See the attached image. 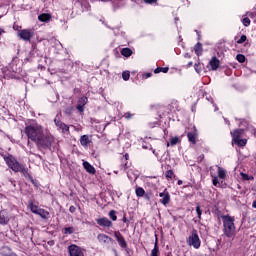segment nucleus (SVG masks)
I'll list each match as a JSON object with an SVG mask.
<instances>
[{
    "label": "nucleus",
    "instance_id": "obj_28",
    "mask_svg": "<svg viewBox=\"0 0 256 256\" xmlns=\"http://www.w3.org/2000/svg\"><path fill=\"white\" fill-rule=\"evenodd\" d=\"M72 233H75V228L73 227H68L64 229V234L65 235H72Z\"/></svg>",
    "mask_w": 256,
    "mask_h": 256
},
{
    "label": "nucleus",
    "instance_id": "obj_26",
    "mask_svg": "<svg viewBox=\"0 0 256 256\" xmlns=\"http://www.w3.org/2000/svg\"><path fill=\"white\" fill-rule=\"evenodd\" d=\"M151 256H159V246L155 243L154 249L151 251Z\"/></svg>",
    "mask_w": 256,
    "mask_h": 256
},
{
    "label": "nucleus",
    "instance_id": "obj_41",
    "mask_svg": "<svg viewBox=\"0 0 256 256\" xmlns=\"http://www.w3.org/2000/svg\"><path fill=\"white\" fill-rule=\"evenodd\" d=\"M3 33H5V30H3L2 28H0V35H3Z\"/></svg>",
    "mask_w": 256,
    "mask_h": 256
},
{
    "label": "nucleus",
    "instance_id": "obj_10",
    "mask_svg": "<svg viewBox=\"0 0 256 256\" xmlns=\"http://www.w3.org/2000/svg\"><path fill=\"white\" fill-rule=\"evenodd\" d=\"M54 123L56 125V127H59V129L62 131V133L64 135H69V126H67V124L55 119Z\"/></svg>",
    "mask_w": 256,
    "mask_h": 256
},
{
    "label": "nucleus",
    "instance_id": "obj_13",
    "mask_svg": "<svg viewBox=\"0 0 256 256\" xmlns=\"http://www.w3.org/2000/svg\"><path fill=\"white\" fill-rule=\"evenodd\" d=\"M87 97H82L79 99L78 104H77V109L80 111V113H83L85 111L84 107L87 105Z\"/></svg>",
    "mask_w": 256,
    "mask_h": 256
},
{
    "label": "nucleus",
    "instance_id": "obj_2",
    "mask_svg": "<svg viewBox=\"0 0 256 256\" xmlns=\"http://www.w3.org/2000/svg\"><path fill=\"white\" fill-rule=\"evenodd\" d=\"M222 222L224 227V234L226 237H233L235 235V218L224 215L222 216Z\"/></svg>",
    "mask_w": 256,
    "mask_h": 256
},
{
    "label": "nucleus",
    "instance_id": "obj_43",
    "mask_svg": "<svg viewBox=\"0 0 256 256\" xmlns=\"http://www.w3.org/2000/svg\"><path fill=\"white\" fill-rule=\"evenodd\" d=\"M151 77V73L146 74V78L149 79Z\"/></svg>",
    "mask_w": 256,
    "mask_h": 256
},
{
    "label": "nucleus",
    "instance_id": "obj_31",
    "mask_svg": "<svg viewBox=\"0 0 256 256\" xmlns=\"http://www.w3.org/2000/svg\"><path fill=\"white\" fill-rule=\"evenodd\" d=\"M240 175H241L243 181H251V179H253V176H249L243 172H241Z\"/></svg>",
    "mask_w": 256,
    "mask_h": 256
},
{
    "label": "nucleus",
    "instance_id": "obj_27",
    "mask_svg": "<svg viewBox=\"0 0 256 256\" xmlns=\"http://www.w3.org/2000/svg\"><path fill=\"white\" fill-rule=\"evenodd\" d=\"M136 195L137 197H143V195H145V190L141 187L136 188Z\"/></svg>",
    "mask_w": 256,
    "mask_h": 256
},
{
    "label": "nucleus",
    "instance_id": "obj_37",
    "mask_svg": "<svg viewBox=\"0 0 256 256\" xmlns=\"http://www.w3.org/2000/svg\"><path fill=\"white\" fill-rule=\"evenodd\" d=\"M196 213L198 215V218L201 219V215H202L201 206L196 207Z\"/></svg>",
    "mask_w": 256,
    "mask_h": 256
},
{
    "label": "nucleus",
    "instance_id": "obj_34",
    "mask_svg": "<svg viewBox=\"0 0 256 256\" xmlns=\"http://www.w3.org/2000/svg\"><path fill=\"white\" fill-rule=\"evenodd\" d=\"M109 217L112 219V221H117V214H116L115 210H111L109 212Z\"/></svg>",
    "mask_w": 256,
    "mask_h": 256
},
{
    "label": "nucleus",
    "instance_id": "obj_18",
    "mask_svg": "<svg viewBox=\"0 0 256 256\" xmlns=\"http://www.w3.org/2000/svg\"><path fill=\"white\" fill-rule=\"evenodd\" d=\"M84 169H86L87 173H90L91 175H95V167L89 164V162L83 163Z\"/></svg>",
    "mask_w": 256,
    "mask_h": 256
},
{
    "label": "nucleus",
    "instance_id": "obj_16",
    "mask_svg": "<svg viewBox=\"0 0 256 256\" xmlns=\"http://www.w3.org/2000/svg\"><path fill=\"white\" fill-rule=\"evenodd\" d=\"M9 223V215L5 211L0 212V225H7Z\"/></svg>",
    "mask_w": 256,
    "mask_h": 256
},
{
    "label": "nucleus",
    "instance_id": "obj_11",
    "mask_svg": "<svg viewBox=\"0 0 256 256\" xmlns=\"http://www.w3.org/2000/svg\"><path fill=\"white\" fill-rule=\"evenodd\" d=\"M97 240L99 241L100 245H109L113 241L111 237L105 235V234H98Z\"/></svg>",
    "mask_w": 256,
    "mask_h": 256
},
{
    "label": "nucleus",
    "instance_id": "obj_35",
    "mask_svg": "<svg viewBox=\"0 0 256 256\" xmlns=\"http://www.w3.org/2000/svg\"><path fill=\"white\" fill-rule=\"evenodd\" d=\"M165 176L167 179H172L173 178V170L166 171Z\"/></svg>",
    "mask_w": 256,
    "mask_h": 256
},
{
    "label": "nucleus",
    "instance_id": "obj_40",
    "mask_svg": "<svg viewBox=\"0 0 256 256\" xmlns=\"http://www.w3.org/2000/svg\"><path fill=\"white\" fill-rule=\"evenodd\" d=\"M144 1H145V3H149V4L157 3V0H144Z\"/></svg>",
    "mask_w": 256,
    "mask_h": 256
},
{
    "label": "nucleus",
    "instance_id": "obj_42",
    "mask_svg": "<svg viewBox=\"0 0 256 256\" xmlns=\"http://www.w3.org/2000/svg\"><path fill=\"white\" fill-rule=\"evenodd\" d=\"M252 207L256 209V200L253 202Z\"/></svg>",
    "mask_w": 256,
    "mask_h": 256
},
{
    "label": "nucleus",
    "instance_id": "obj_44",
    "mask_svg": "<svg viewBox=\"0 0 256 256\" xmlns=\"http://www.w3.org/2000/svg\"><path fill=\"white\" fill-rule=\"evenodd\" d=\"M178 185H183V181L179 180Z\"/></svg>",
    "mask_w": 256,
    "mask_h": 256
},
{
    "label": "nucleus",
    "instance_id": "obj_19",
    "mask_svg": "<svg viewBox=\"0 0 256 256\" xmlns=\"http://www.w3.org/2000/svg\"><path fill=\"white\" fill-rule=\"evenodd\" d=\"M89 143H91L89 136H87V135L81 136L80 144L82 145V147H88Z\"/></svg>",
    "mask_w": 256,
    "mask_h": 256
},
{
    "label": "nucleus",
    "instance_id": "obj_46",
    "mask_svg": "<svg viewBox=\"0 0 256 256\" xmlns=\"http://www.w3.org/2000/svg\"><path fill=\"white\" fill-rule=\"evenodd\" d=\"M185 57H188V58H189V57H191V56H190L189 54H185Z\"/></svg>",
    "mask_w": 256,
    "mask_h": 256
},
{
    "label": "nucleus",
    "instance_id": "obj_24",
    "mask_svg": "<svg viewBox=\"0 0 256 256\" xmlns=\"http://www.w3.org/2000/svg\"><path fill=\"white\" fill-rule=\"evenodd\" d=\"M132 54H133V51H131V49L129 48H124L121 51V55H123V57H131Z\"/></svg>",
    "mask_w": 256,
    "mask_h": 256
},
{
    "label": "nucleus",
    "instance_id": "obj_33",
    "mask_svg": "<svg viewBox=\"0 0 256 256\" xmlns=\"http://www.w3.org/2000/svg\"><path fill=\"white\" fill-rule=\"evenodd\" d=\"M236 59H237L238 63H245V55H243V54H238L236 56Z\"/></svg>",
    "mask_w": 256,
    "mask_h": 256
},
{
    "label": "nucleus",
    "instance_id": "obj_3",
    "mask_svg": "<svg viewBox=\"0 0 256 256\" xmlns=\"http://www.w3.org/2000/svg\"><path fill=\"white\" fill-rule=\"evenodd\" d=\"M4 161L6 162L8 167L12 169V171H15V173L20 172V173H23V175H29V173L27 172V169H25L23 165L19 164V162H17V160L13 156L4 157Z\"/></svg>",
    "mask_w": 256,
    "mask_h": 256
},
{
    "label": "nucleus",
    "instance_id": "obj_23",
    "mask_svg": "<svg viewBox=\"0 0 256 256\" xmlns=\"http://www.w3.org/2000/svg\"><path fill=\"white\" fill-rule=\"evenodd\" d=\"M180 139H179V137H172V138H170V142H167V147H169L170 145L172 146V147H174V145H177V143H180Z\"/></svg>",
    "mask_w": 256,
    "mask_h": 256
},
{
    "label": "nucleus",
    "instance_id": "obj_12",
    "mask_svg": "<svg viewBox=\"0 0 256 256\" xmlns=\"http://www.w3.org/2000/svg\"><path fill=\"white\" fill-rule=\"evenodd\" d=\"M114 237H115L116 241H118V243H119L120 247H122V249H125V247H127V242L125 241V238H123V235H121V233L115 232Z\"/></svg>",
    "mask_w": 256,
    "mask_h": 256
},
{
    "label": "nucleus",
    "instance_id": "obj_49",
    "mask_svg": "<svg viewBox=\"0 0 256 256\" xmlns=\"http://www.w3.org/2000/svg\"><path fill=\"white\" fill-rule=\"evenodd\" d=\"M73 127V129H77V128H75V126H72Z\"/></svg>",
    "mask_w": 256,
    "mask_h": 256
},
{
    "label": "nucleus",
    "instance_id": "obj_25",
    "mask_svg": "<svg viewBox=\"0 0 256 256\" xmlns=\"http://www.w3.org/2000/svg\"><path fill=\"white\" fill-rule=\"evenodd\" d=\"M242 23L244 27H249L251 25V19H249V17L246 16L242 19Z\"/></svg>",
    "mask_w": 256,
    "mask_h": 256
},
{
    "label": "nucleus",
    "instance_id": "obj_30",
    "mask_svg": "<svg viewBox=\"0 0 256 256\" xmlns=\"http://www.w3.org/2000/svg\"><path fill=\"white\" fill-rule=\"evenodd\" d=\"M131 77V74L129 73V71H124L123 73H122V79L124 80V81H129V78Z\"/></svg>",
    "mask_w": 256,
    "mask_h": 256
},
{
    "label": "nucleus",
    "instance_id": "obj_39",
    "mask_svg": "<svg viewBox=\"0 0 256 256\" xmlns=\"http://www.w3.org/2000/svg\"><path fill=\"white\" fill-rule=\"evenodd\" d=\"M124 117H125V119H131V117H133V114H131L130 112H128V113H125V114H124Z\"/></svg>",
    "mask_w": 256,
    "mask_h": 256
},
{
    "label": "nucleus",
    "instance_id": "obj_38",
    "mask_svg": "<svg viewBox=\"0 0 256 256\" xmlns=\"http://www.w3.org/2000/svg\"><path fill=\"white\" fill-rule=\"evenodd\" d=\"M194 69L196 73H201V64H195Z\"/></svg>",
    "mask_w": 256,
    "mask_h": 256
},
{
    "label": "nucleus",
    "instance_id": "obj_15",
    "mask_svg": "<svg viewBox=\"0 0 256 256\" xmlns=\"http://www.w3.org/2000/svg\"><path fill=\"white\" fill-rule=\"evenodd\" d=\"M97 223L101 227H111V225H113V223L108 218H99Z\"/></svg>",
    "mask_w": 256,
    "mask_h": 256
},
{
    "label": "nucleus",
    "instance_id": "obj_21",
    "mask_svg": "<svg viewBox=\"0 0 256 256\" xmlns=\"http://www.w3.org/2000/svg\"><path fill=\"white\" fill-rule=\"evenodd\" d=\"M194 51H195V54L199 57V55L203 53V45H201V43H197L194 46Z\"/></svg>",
    "mask_w": 256,
    "mask_h": 256
},
{
    "label": "nucleus",
    "instance_id": "obj_48",
    "mask_svg": "<svg viewBox=\"0 0 256 256\" xmlns=\"http://www.w3.org/2000/svg\"><path fill=\"white\" fill-rule=\"evenodd\" d=\"M125 157H126V159H127V158L129 157V155L126 154Z\"/></svg>",
    "mask_w": 256,
    "mask_h": 256
},
{
    "label": "nucleus",
    "instance_id": "obj_22",
    "mask_svg": "<svg viewBox=\"0 0 256 256\" xmlns=\"http://www.w3.org/2000/svg\"><path fill=\"white\" fill-rule=\"evenodd\" d=\"M217 171L219 179H225L227 177V171L225 169L218 167Z\"/></svg>",
    "mask_w": 256,
    "mask_h": 256
},
{
    "label": "nucleus",
    "instance_id": "obj_7",
    "mask_svg": "<svg viewBox=\"0 0 256 256\" xmlns=\"http://www.w3.org/2000/svg\"><path fill=\"white\" fill-rule=\"evenodd\" d=\"M69 256H85V249L72 244L68 247Z\"/></svg>",
    "mask_w": 256,
    "mask_h": 256
},
{
    "label": "nucleus",
    "instance_id": "obj_17",
    "mask_svg": "<svg viewBox=\"0 0 256 256\" xmlns=\"http://www.w3.org/2000/svg\"><path fill=\"white\" fill-rule=\"evenodd\" d=\"M188 137V141H190V143H193V145H195V143H197L196 139H197V131L194 130V132H189L187 134Z\"/></svg>",
    "mask_w": 256,
    "mask_h": 256
},
{
    "label": "nucleus",
    "instance_id": "obj_9",
    "mask_svg": "<svg viewBox=\"0 0 256 256\" xmlns=\"http://www.w3.org/2000/svg\"><path fill=\"white\" fill-rule=\"evenodd\" d=\"M159 197H161L160 203H162V205L166 206L169 205V203L171 202V195L169 194V192H167V190L159 193Z\"/></svg>",
    "mask_w": 256,
    "mask_h": 256
},
{
    "label": "nucleus",
    "instance_id": "obj_8",
    "mask_svg": "<svg viewBox=\"0 0 256 256\" xmlns=\"http://www.w3.org/2000/svg\"><path fill=\"white\" fill-rule=\"evenodd\" d=\"M18 37H20V39H23V41H31V38L33 37V30H20L18 32Z\"/></svg>",
    "mask_w": 256,
    "mask_h": 256
},
{
    "label": "nucleus",
    "instance_id": "obj_5",
    "mask_svg": "<svg viewBox=\"0 0 256 256\" xmlns=\"http://www.w3.org/2000/svg\"><path fill=\"white\" fill-rule=\"evenodd\" d=\"M231 135L233 143L238 145V147H245V145H247V139H241L243 137L242 129H238L235 130L234 132H231Z\"/></svg>",
    "mask_w": 256,
    "mask_h": 256
},
{
    "label": "nucleus",
    "instance_id": "obj_47",
    "mask_svg": "<svg viewBox=\"0 0 256 256\" xmlns=\"http://www.w3.org/2000/svg\"><path fill=\"white\" fill-rule=\"evenodd\" d=\"M153 154H154V155H157V154L155 153V150H153Z\"/></svg>",
    "mask_w": 256,
    "mask_h": 256
},
{
    "label": "nucleus",
    "instance_id": "obj_6",
    "mask_svg": "<svg viewBox=\"0 0 256 256\" xmlns=\"http://www.w3.org/2000/svg\"><path fill=\"white\" fill-rule=\"evenodd\" d=\"M29 209L35 214L42 217V219H47L49 217V212H47L45 209L39 208V206L33 204V202L29 203Z\"/></svg>",
    "mask_w": 256,
    "mask_h": 256
},
{
    "label": "nucleus",
    "instance_id": "obj_14",
    "mask_svg": "<svg viewBox=\"0 0 256 256\" xmlns=\"http://www.w3.org/2000/svg\"><path fill=\"white\" fill-rule=\"evenodd\" d=\"M219 59H217V57H212V59L209 62V66L211 67L212 71H217V69H219Z\"/></svg>",
    "mask_w": 256,
    "mask_h": 256
},
{
    "label": "nucleus",
    "instance_id": "obj_36",
    "mask_svg": "<svg viewBox=\"0 0 256 256\" xmlns=\"http://www.w3.org/2000/svg\"><path fill=\"white\" fill-rule=\"evenodd\" d=\"M247 41V36L242 35L240 39L237 41L238 44L245 43Z\"/></svg>",
    "mask_w": 256,
    "mask_h": 256
},
{
    "label": "nucleus",
    "instance_id": "obj_32",
    "mask_svg": "<svg viewBox=\"0 0 256 256\" xmlns=\"http://www.w3.org/2000/svg\"><path fill=\"white\" fill-rule=\"evenodd\" d=\"M211 177H212V183H213V185L215 186V187H217V185L219 184V178H217V176H215L214 174H213V172H211Z\"/></svg>",
    "mask_w": 256,
    "mask_h": 256
},
{
    "label": "nucleus",
    "instance_id": "obj_20",
    "mask_svg": "<svg viewBox=\"0 0 256 256\" xmlns=\"http://www.w3.org/2000/svg\"><path fill=\"white\" fill-rule=\"evenodd\" d=\"M38 19L42 23H47V21H51V15L50 14H41L38 16Z\"/></svg>",
    "mask_w": 256,
    "mask_h": 256
},
{
    "label": "nucleus",
    "instance_id": "obj_45",
    "mask_svg": "<svg viewBox=\"0 0 256 256\" xmlns=\"http://www.w3.org/2000/svg\"><path fill=\"white\" fill-rule=\"evenodd\" d=\"M188 65H189V67H191V65H193V62L188 63Z\"/></svg>",
    "mask_w": 256,
    "mask_h": 256
},
{
    "label": "nucleus",
    "instance_id": "obj_4",
    "mask_svg": "<svg viewBox=\"0 0 256 256\" xmlns=\"http://www.w3.org/2000/svg\"><path fill=\"white\" fill-rule=\"evenodd\" d=\"M186 243L189 247H193L194 249H199V247H201V238H199L197 230H192L191 235L186 240Z\"/></svg>",
    "mask_w": 256,
    "mask_h": 256
},
{
    "label": "nucleus",
    "instance_id": "obj_1",
    "mask_svg": "<svg viewBox=\"0 0 256 256\" xmlns=\"http://www.w3.org/2000/svg\"><path fill=\"white\" fill-rule=\"evenodd\" d=\"M25 134L38 147H51L53 141H55L49 130L37 123L27 126L25 128Z\"/></svg>",
    "mask_w": 256,
    "mask_h": 256
},
{
    "label": "nucleus",
    "instance_id": "obj_50",
    "mask_svg": "<svg viewBox=\"0 0 256 256\" xmlns=\"http://www.w3.org/2000/svg\"><path fill=\"white\" fill-rule=\"evenodd\" d=\"M70 211H73V208H70Z\"/></svg>",
    "mask_w": 256,
    "mask_h": 256
},
{
    "label": "nucleus",
    "instance_id": "obj_29",
    "mask_svg": "<svg viewBox=\"0 0 256 256\" xmlns=\"http://www.w3.org/2000/svg\"><path fill=\"white\" fill-rule=\"evenodd\" d=\"M169 72V68L165 67V68H156L154 70V73H168Z\"/></svg>",
    "mask_w": 256,
    "mask_h": 256
}]
</instances>
